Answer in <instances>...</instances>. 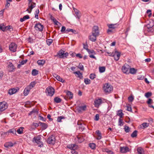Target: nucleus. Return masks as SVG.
I'll list each match as a JSON object with an SVG mask.
<instances>
[{"mask_svg":"<svg viewBox=\"0 0 154 154\" xmlns=\"http://www.w3.org/2000/svg\"><path fill=\"white\" fill-rule=\"evenodd\" d=\"M32 141L33 143H36L38 145V146L42 147L43 146V143L41 141V137L40 136L34 137Z\"/></svg>","mask_w":154,"mask_h":154,"instance_id":"nucleus-1","label":"nucleus"},{"mask_svg":"<svg viewBox=\"0 0 154 154\" xmlns=\"http://www.w3.org/2000/svg\"><path fill=\"white\" fill-rule=\"evenodd\" d=\"M103 89L105 93H110L113 89L112 86L108 83L105 84L103 86Z\"/></svg>","mask_w":154,"mask_h":154,"instance_id":"nucleus-2","label":"nucleus"},{"mask_svg":"<svg viewBox=\"0 0 154 154\" xmlns=\"http://www.w3.org/2000/svg\"><path fill=\"white\" fill-rule=\"evenodd\" d=\"M47 95L50 96H52L54 93V90L51 87H49L47 88L45 91Z\"/></svg>","mask_w":154,"mask_h":154,"instance_id":"nucleus-3","label":"nucleus"},{"mask_svg":"<svg viewBox=\"0 0 154 154\" xmlns=\"http://www.w3.org/2000/svg\"><path fill=\"white\" fill-rule=\"evenodd\" d=\"M103 102V99L101 98H98L95 100L94 105L96 107L98 108Z\"/></svg>","mask_w":154,"mask_h":154,"instance_id":"nucleus-4","label":"nucleus"},{"mask_svg":"<svg viewBox=\"0 0 154 154\" xmlns=\"http://www.w3.org/2000/svg\"><path fill=\"white\" fill-rule=\"evenodd\" d=\"M1 30L3 31H5L7 30H9L11 31L13 30L11 28V27L10 26H5L3 24H0V30Z\"/></svg>","mask_w":154,"mask_h":154,"instance_id":"nucleus-5","label":"nucleus"},{"mask_svg":"<svg viewBox=\"0 0 154 154\" xmlns=\"http://www.w3.org/2000/svg\"><path fill=\"white\" fill-rule=\"evenodd\" d=\"M64 52V51H63L61 50L59 51L58 55L60 58H66L68 55L69 54L68 53L66 52L65 53Z\"/></svg>","mask_w":154,"mask_h":154,"instance_id":"nucleus-6","label":"nucleus"},{"mask_svg":"<svg viewBox=\"0 0 154 154\" xmlns=\"http://www.w3.org/2000/svg\"><path fill=\"white\" fill-rule=\"evenodd\" d=\"M130 68V66L127 64L125 63L122 67V70L123 72L125 73H129V70Z\"/></svg>","mask_w":154,"mask_h":154,"instance_id":"nucleus-7","label":"nucleus"},{"mask_svg":"<svg viewBox=\"0 0 154 154\" xmlns=\"http://www.w3.org/2000/svg\"><path fill=\"white\" fill-rule=\"evenodd\" d=\"M7 107L8 104L6 102H0V112L5 110Z\"/></svg>","mask_w":154,"mask_h":154,"instance_id":"nucleus-8","label":"nucleus"},{"mask_svg":"<svg viewBox=\"0 0 154 154\" xmlns=\"http://www.w3.org/2000/svg\"><path fill=\"white\" fill-rule=\"evenodd\" d=\"M92 34L98 36L99 35V27L97 26H94L93 28Z\"/></svg>","mask_w":154,"mask_h":154,"instance_id":"nucleus-9","label":"nucleus"},{"mask_svg":"<svg viewBox=\"0 0 154 154\" xmlns=\"http://www.w3.org/2000/svg\"><path fill=\"white\" fill-rule=\"evenodd\" d=\"M89 55V57L91 58H94L95 60H97L96 58L94 56V55L96 54V52L92 49H87V51Z\"/></svg>","mask_w":154,"mask_h":154,"instance_id":"nucleus-10","label":"nucleus"},{"mask_svg":"<svg viewBox=\"0 0 154 154\" xmlns=\"http://www.w3.org/2000/svg\"><path fill=\"white\" fill-rule=\"evenodd\" d=\"M17 45L14 43H11L9 45V49L13 52H15L16 51Z\"/></svg>","mask_w":154,"mask_h":154,"instance_id":"nucleus-11","label":"nucleus"},{"mask_svg":"<svg viewBox=\"0 0 154 154\" xmlns=\"http://www.w3.org/2000/svg\"><path fill=\"white\" fill-rule=\"evenodd\" d=\"M110 56H113L114 57V59L116 61H118L119 59L120 56V53L116 51L114 53L111 54L109 55Z\"/></svg>","mask_w":154,"mask_h":154,"instance_id":"nucleus-12","label":"nucleus"},{"mask_svg":"<svg viewBox=\"0 0 154 154\" xmlns=\"http://www.w3.org/2000/svg\"><path fill=\"white\" fill-rule=\"evenodd\" d=\"M34 27L36 30H38L41 32L43 30L44 26L40 23H38L35 25Z\"/></svg>","mask_w":154,"mask_h":154,"instance_id":"nucleus-13","label":"nucleus"},{"mask_svg":"<svg viewBox=\"0 0 154 154\" xmlns=\"http://www.w3.org/2000/svg\"><path fill=\"white\" fill-rule=\"evenodd\" d=\"M7 68L9 72H13L15 69V67L14 65L11 62H9Z\"/></svg>","mask_w":154,"mask_h":154,"instance_id":"nucleus-14","label":"nucleus"},{"mask_svg":"<svg viewBox=\"0 0 154 154\" xmlns=\"http://www.w3.org/2000/svg\"><path fill=\"white\" fill-rule=\"evenodd\" d=\"M47 143L49 144H54L55 142V138L54 136H51L49 137L47 140Z\"/></svg>","mask_w":154,"mask_h":154,"instance_id":"nucleus-15","label":"nucleus"},{"mask_svg":"<svg viewBox=\"0 0 154 154\" xmlns=\"http://www.w3.org/2000/svg\"><path fill=\"white\" fill-rule=\"evenodd\" d=\"M35 6V3H33V4L30 3V4H29L28 8L26 11H28V13H30L32 9Z\"/></svg>","mask_w":154,"mask_h":154,"instance_id":"nucleus-16","label":"nucleus"},{"mask_svg":"<svg viewBox=\"0 0 154 154\" xmlns=\"http://www.w3.org/2000/svg\"><path fill=\"white\" fill-rule=\"evenodd\" d=\"M120 151L121 153H125L129 151V149L127 146L121 147L120 148Z\"/></svg>","mask_w":154,"mask_h":154,"instance_id":"nucleus-17","label":"nucleus"},{"mask_svg":"<svg viewBox=\"0 0 154 154\" xmlns=\"http://www.w3.org/2000/svg\"><path fill=\"white\" fill-rule=\"evenodd\" d=\"M67 147L71 150H72L76 149L78 148V146L75 144H71L68 145Z\"/></svg>","mask_w":154,"mask_h":154,"instance_id":"nucleus-18","label":"nucleus"},{"mask_svg":"<svg viewBox=\"0 0 154 154\" xmlns=\"http://www.w3.org/2000/svg\"><path fill=\"white\" fill-rule=\"evenodd\" d=\"M75 140L77 142L80 143L83 141L84 139L82 136H77V137L75 138Z\"/></svg>","mask_w":154,"mask_h":154,"instance_id":"nucleus-19","label":"nucleus"},{"mask_svg":"<svg viewBox=\"0 0 154 154\" xmlns=\"http://www.w3.org/2000/svg\"><path fill=\"white\" fill-rule=\"evenodd\" d=\"M97 37V36L92 34L91 35L89 36V39L92 42H95L96 40Z\"/></svg>","mask_w":154,"mask_h":154,"instance_id":"nucleus-20","label":"nucleus"},{"mask_svg":"<svg viewBox=\"0 0 154 154\" xmlns=\"http://www.w3.org/2000/svg\"><path fill=\"white\" fill-rule=\"evenodd\" d=\"M14 146V144L11 142L6 143L4 144V146L7 148H9L12 147Z\"/></svg>","mask_w":154,"mask_h":154,"instance_id":"nucleus-21","label":"nucleus"},{"mask_svg":"<svg viewBox=\"0 0 154 154\" xmlns=\"http://www.w3.org/2000/svg\"><path fill=\"white\" fill-rule=\"evenodd\" d=\"M86 109V106L85 105L79 106L77 108V110L79 112H81L85 111Z\"/></svg>","mask_w":154,"mask_h":154,"instance_id":"nucleus-22","label":"nucleus"},{"mask_svg":"<svg viewBox=\"0 0 154 154\" xmlns=\"http://www.w3.org/2000/svg\"><path fill=\"white\" fill-rule=\"evenodd\" d=\"M137 154H144V151L143 149L142 148L139 147L137 149Z\"/></svg>","mask_w":154,"mask_h":154,"instance_id":"nucleus-23","label":"nucleus"},{"mask_svg":"<svg viewBox=\"0 0 154 154\" xmlns=\"http://www.w3.org/2000/svg\"><path fill=\"white\" fill-rule=\"evenodd\" d=\"M117 115L119 117V118H122L124 115V114L122 110H119L117 111Z\"/></svg>","mask_w":154,"mask_h":154,"instance_id":"nucleus-24","label":"nucleus"},{"mask_svg":"<svg viewBox=\"0 0 154 154\" xmlns=\"http://www.w3.org/2000/svg\"><path fill=\"white\" fill-rule=\"evenodd\" d=\"M66 97L69 99H71L73 98V94L71 92L68 91L66 92Z\"/></svg>","mask_w":154,"mask_h":154,"instance_id":"nucleus-25","label":"nucleus"},{"mask_svg":"<svg viewBox=\"0 0 154 154\" xmlns=\"http://www.w3.org/2000/svg\"><path fill=\"white\" fill-rule=\"evenodd\" d=\"M17 91V90L15 88H12L10 89L8 91V93L10 95H12L15 94Z\"/></svg>","mask_w":154,"mask_h":154,"instance_id":"nucleus-26","label":"nucleus"},{"mask_svg":"<svg viewBox=\"0 0 154 154\" xmlns=\"http://www.w3.org/2000/svg\"><path fill=\"white\" fill-rule=\"evenodd\" d=\"M31 89H30L27 86L26 87L25 89L23 91V94L25 96L27 95L29 93V91Z\"/></svg>","mask_w":154,"mask_h":154,"instance_id":"nucleus-27","label":"nucleus"},{"mask_svg":"<svg viewBox=\"0 0 154 154\" xmlns=\"http://www.w3.org/2000/svg\"><path fill=\"white\" fill-rule=\"evenodd\" d=\"M75 13V17L76 18L79 20L81 17V14L79 13V12L77 9L74 10Z\"/></svg>","mask_w":154,"mask_h":154,"instance_id":"nucleus-28","label":"nucleus"},{"mask_svg":"<svg viewBox=\"0 0 154 154\" xmlns=\"http://www.w3.org/2000/svg\"><path fill=\"white\" fill-rule=\"evenodd\" d=\"M39 124L41 126L42 129L44 130L46 129L48 127L47 125L45 123L39 122Z\"/></svg>","mask_w":154,"mask_h":154,"instance_id":"nucleus-29","label":"nucleus"},{"mask_svg":"<svg viewBox=\"0 0 154 154\" xmlns=\"http://www.w3.org/2000/svg\"><path fill=\"white\" fill-rule=\"evenodd\" d=\"M36 84V82L35 81H33L31 82L29 85L27 87L29 88L30 89H32L35 86Z\"/></svg>","mask_w":154,"mask_h":154,"instance_id":"nucleus-30","label":"nucleus"},{"mask_svg":"<svg viewBox=\"0 0 154 154\" xmlns=\"http://www.w3.org/2000/svg\"><path fill=\"white\" fill-rule=\"evenodd\" d=\"M29 18V16L28 15H27L24 16L22 18H21L20 20V21L21 22H23L26 20L28 19Z\"/></svg>","mask_w":154,"mask_h":154,"instance_id":"nucleus-31","label":"nucleus"},{"mask_svg":"<svg viewBox=\"0 0 154 154\" xmlns=\"http://www.w3.org/2000/svg\"><path fill=\"white\" fill-rule=\"evenodd\" d=\"M149 124L147 123H143L141 124V127L142 128H145L149 126Z\"/></svg>","mask_w":154,"mask_h":154,"instance_id":"nucleus-32","label":"nucleus"},{"mask_svg":"<svg viewBox=\"0 0 154 154\" xmlns=\"http://www.w3.org/2000/svg\"><path fill=\"white\" fill-rule=\"evenodd\" d=\"M137 72V70L134 68H130L129 70V73L131 74H134Z\"/></svg>","mask_w":154,"mask_h":154,"instance_id":"nucleus-33","label":"nucleus"},{"mask_svg":"<svg viewBox=\"0 0 154 154\" xmlns=\"http://www.w3.org/2000/svg\"><path fill=\"white\" fill-rule=\"evenodd\" d=\"M45 63V61L43 60H38L37 61V63L39 65L42 66Z\"/></svg>","mask_w":154,"mask_h":154,"instance_id":"nucleus-34","label":"nucleus"},{"mask_svg":"<svg viewBox=\"0 0 154 154\" xmlns=\"http://www.w3.org/2000/svg\"><path fill=\"white\" fill-rule=\"evenodd\" d=\"M24 129V128L23 127H21L19 128L17 131V133L19 134H21L23 133V129Z\"/></svg>","mask_w":154,"mask_h":154,"instance_id":"nucleus-35","label":"nucleus"},{"mask_svg":"<svg viewBox=\"0 0 154 154\" xmlns=\"http://www.w3.org/2000/svg\"><path fill=\"white\" fill-rule=\"evenodd\" d=\"M124 124V122L122 119V118H119L118 121V125L120 126H122Z\"/></svg>","mask_w":154,"mask_h":154,"instance_id":"nucleus-36","label":"nucleus"},{"mask_svg":"<svg viewBox=\"0 0 154 154\" xmlns=\"http://www.w3.org/2000/svg\"><path fill=\"white\" fill-rule=\"evenodd\" d=\"M8 132L14 134L16 135V131L15 129L13 128L12 129H10L8 131Z\"/></svg>","mask_w":154,"mask_h":154,"instance_id":"nucleus-37","label":"nucleus"},{"mask_svg":"<svg viewBox=\"0 0 154 154\" xmlns=\"http://www.w3.org/2000/svg\"><path fill=\"white\" fill-rule=\"evenodd\" d=\"M54 101L56 103H58L61 102V99L58 97H56L54 98Z\"/></svg>","mask_w":154,"mask_h":154,"instance_id":"nucleus-38","label":"nucleus"},{"mask_svg":"<svg viewBox=\"0 0 154 154\" xmlns=\"http://www.w3.org/2000/svg\"><path fill=\"white\" fill-rule=\"evenodd\" d=\"M38 71L35 69H34L32 70V74L33 76H35L38 74Z\"/></svg>","mask_w":154,"mask_h":154,"instance_id":"nucleus-39","label":"nucleus"},{"mask_svg":"<svg viewBox=\"0 0 154 154\" xmlns=\"http://www.w3.org/2000/svg\"><path fill=\"white\" fill-rule=\"evenodd\" d=\"M74 73L77 74L78 77L80 79L82 77V74L79 71L74 72Z\"/></svg>","mask_w":154,"mask_h":154,"instance_id":"nucleus-40","label":"nucleus"},{"mask_svg":"<svg viewBox=\"0 0 154 154\" xmlns=\"http://www.w3.org/2000/svg\"><path fill=\"white\" fill-rule=\"evenodd\" d=\"M51 20L53 21L54 22V23L56 24V25H57V23H59V22L56 20L52 16H51Z\"/></svg>","mask_w":154,"mask_h":154,"instance_id":"nucleus-41","label":"nucleus"},{"mask_svg":"<svg viewBox=\"0 0 154 154\" xmlns=\"http://www.w3.org/2000/svg\"><path fill=\"white\" fill-rule=\"evenodd\" d=\"M89 146L92 149H94L96 148V144L94 143H90Z\"/></svg>","mask_w":154,"mask_h":154,"instance_id":"nucleus-42","label":"nucleus"},{"mask_svg":"<svg viewBox=\"0 0 154 154\" xmlns=\"http://www.w3.org/2000/svg\"><path fill=\"white\" fill-rule=\"evenodd\" d=\"M137 131L136 130L134 131L132 133L131 135V137L134 138L137 137Z\"/></svg>","mask_w":154,"mask_h":154,"instance_id":"nucleus-43","label":"nucleus"},{"mask_svg":"<svg viewBox=\"0 0 154 154\" xmlns=\"http://www.w3.org/2000/svg\"><path fill=\"white\" fill-rule=\"evenodd\" d=\"M71 32L73 33H75L76 31L75 30H73L72 29H67L65 31V33H67L68 32Z\"/></svg>","mask_w":154,"mask_h":154,"instance_id":"nucleus-44","label":"nucleus"},{"mask_svg":"<svg viewBox=\"0 0 154 154\" xmlns=\"http://www.w3.org/2000/svg\"><path fill=\"white\" fill-rule=\"evenodd\" d=\"M116 24H108L107 25L109 28H112L113 29H115L116 27L115 26L116 25Z\"/></svg>","mask_w":154,"mask_h":154,"instance_id":"nucleus-45","label":"nucleus"},{"mask_svg":"<svg viewBox=\"0 0 154 154\" xmlns=\"http://www.w3.org/2000/svg\"><path fill=\"white\" fill-rule=\"evenodd\" d=\"M84 82L86 85H88L90 83L91 81L88 78L85 79H84Z\"/></svg>","mask_w":154,"mask_h":154,"instance_id":"nucleus-46","label":"nucleus"},{"mask_svg":"<svg viewBox=\"0 0 154 154\" xmlns=\"http://www.w3.org/2000/svg\"><path fill=\"white\" fill-rule=\"evenodd\" d=\"M56 79L58 81L61 82H64V80H63L61 77H60L59 75L57 77Z\"/></svg>","mask_w":154,"mask_h":154,"instance_id":"nucleus-47","label":"nucleus"},{"mask_svg":"<svg viewBox=\"0 0 154 154\" xmlns=\"http://www.w3.org/2000/svg\"><path fill=\"white\" fill-rule=\"evenodd\" d=\"M99 70L100 72H103L105 71V68L104 67H100L99 68Z\"/></svg>","mask_w":154,"mask_h":154,"instance_id":"nucleus-48","label":"nucleus"},{"mask_svg":"<svg viewBox=\"0 0 154 154\" xmlns=\"http://www.w3.org/2000/svg\"><path fill=\"white\" fill-rule=\"evenodd\" d=\"M39 13V11L38 9L36 10L35 13V17L37 19H38V14Z\"/></svg>","mask_w":154,"mask_h":154,"instance_id":"nucleus-49","label":"nucleus"},{"mask_svg":"<svg viewBox=\"0 0 154 154\" xmlns=\"http://www.w3.org/2000/svg\"><path fill=\"white\" fill-rule=\"evenodd\" d=\"M53 42V40L51 39H48L47 40L46 42L47 44L48 45H51Z\"/></svg>","mask_w":154,"mask_h":154,"instance_id":"nucleus-50","label":"nucleus"},{"mask_svg":"<svg viewBox=\"0 0 154 154\" xmlns=\"http://www.w3.org/2000/svg\"><path fill=\"white\" fill-rule=\"evenodd\" d=\"M64 119V117L63 116H59L57 118V121L58 122H61V120Z\"/></svg>","mask_w":154,"mask_h":154,"instance_id":"nucleus-51","label":"nucleus"},{"mask_svg":"<svg viewBox=\"0 0 154 154\" xmlns=\"http://www.w3.org/2000/svg\"><path fill=\"white\" fill-rule=\"evenodd\" d=\"M78 67L81 70H84V66L81 63H80L79 64Z\"/></svg>","mask_w":154,"mask_h":154,"instance_id":"nucleus-52","label":"nucleus"},{"mask_svg":"<svg viewBox=\"0 0 154 154\" xmlns=\"http://www.w3.org/2000/svg\"><path fill=\"white\" fill-rule=\"evenodd\" d=\"M124 129L125 132L127 133L128 132L130 131V128L128 126H125Z\"/></svg>","mask_w":154,"mask_h":154,"instance_id":"nucleus-53","label":"nucleus"},{"mask_svg":"<svg viewBox=\"0 0 154 154\" xmlns=\"http://www.w3.org/2000/svg\"><path fill=\"white\" fill-rule=\"evenodd\" d=\"M152 95V93L151 92H148L145 94V96L147 98H148Z\"/></svg>","mask_w":154,"mask_h":154,"instance_id":"nucleus-54","label":"nucleus"},{"mask_svg":"<svg viewBox=\"0 0 154 154\" xmlns=\"http://www.w3.org/2000/svg\"><path fill=\"white\" fill-rule=\"evenodd\" d=\"M78 125H79L80 126H79V128L80 129H81V130L83 131L84 128V127L83 125H82V124H79V122L78 123Z\"/></svg>","mask_w":154,"mask_h":154,"instance_id":"nucleus-55","label":"nucleus"},{"mask_svg":"<svg viewBox=\"0 0 154 154\" xmlns=\"http://www.w3.org/2000/svg\"><path fill=\"white\" fill-rule=\"evenodd\" d=\"M95 77V75L94 74H91L90 75V78L91 79H93Z\"/></svg>","mask_w":154,"mask_h":154,"instance_id":"nucleus-56","label":"nucleus"},{"mask_svg":"<svg viewBox=\"0 0 154 154\" xmlns=\"http://www.w3.org/2000/svg\"><path fill=\"white\" fill-rule=\"evenodd\" d=\"M27 61V60H23L20 62V65H23L26 63Z\"/></svg>","mask_w":154,"mask_h":154,"instance_id":"nucleus-57","label":"nucleus"},{"mask_svg":"<svg viewBox=\"0 0 154 154\" xmlns=\"http://www.w3.org/2000/svg\"><path fill=\"white\" fill-rule=\"evenodd\" d=\"M99 119V114H97L95 116L94 120L96 121H98Z\"/></svg>","mask_w":154,"mask_h":154,"instance_id":"nucleus-58","label":"nucleus"},{"mask_svg":"<svg viewBox=\"0 0 154 154\" xmlns=\"http://www.w3.org/2000/svg\"><path fill=\"white\" fill-rule=\"evenodd\" d=\"M134 99L133 97L131 96L128 97V100L130 102H131Z\"/></svg>","mask_w":154,"mask_h":154,"instance_id":"nucleus-59","label":"nucleus"},{"mask_svg":"<svg viewBox=\"0 0 154 154\" xmlns=\"http://www.w3.org/2000/svg\"><path fill=\"white\" fill-rule=\"evenodd\" d=\"M66 27L64 26H63L62 27L61 29V31L63 32V33L64 32H65V31H66Z\"/></svg>","mask_w":154,"mask_h":154,"instance_id":"nucleus-60","label":"nucleus"},{"mask_svg":"<svg viewBox=\"0 0 154 154\" xmlns=\"http://www.w3.org/2000/svg\"><path fill=\"white\" fill-rule=\"evenodd\" d=\"M126 110L129 111H131L132 109L131 107L127 106H126Z\"/></svg>","mask_w":154,"mask_h":154,"instance_id":"nucleus-61","label":"nucleus"},{"mask_svg":"<svg viewBox=\"0 0 154 154\" xmlns=\"http://www.w3.org/2000/svg\"><path fill=\"white\" fill-rule=\"evenodd\" d=\"M83 48L84 49H86L87 50V49H88V48L87 45L83 44Z\"/></svg>","mask_w":154,"mask_h":154,"instance_id":"nucleus-62","label":"nucleus"},{"mask_svg":"<svg viewBox=\"0 0 154 154\" xmlns=\"http://www.w3.org/2000/svg\"><path fill=\"white\" fill-rule=\"evenodd\" d=\"M71 152L72 154H78V152L75 150H72Z\"/></svg>","mask_w":154,"mask_h":154,"instance_id":"nucleus-63","label":"nucleus"},{"mask_svg":"<svg viewBox=\"0 0 154 154\" xmlns=\"http://www.w3.org/2000/svg\"><path fill=\"white\" fill-rule=\"evenodd\" d=\"M10 5V4L8 2V1H6V3L5 5V7L7 8H8Z\"/></svg>","mask_w":154,"mask_h":154,"instance_id":"nucleus-64","label":"nucleus"}]
</instances>
